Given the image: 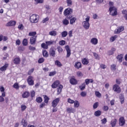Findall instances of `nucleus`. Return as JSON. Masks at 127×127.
<instances>
[{
    "instance_id": "4be33fe9",
    "label": "nucleus",
    "mask_w": 127,
    "mask_h": 127,
    "mask_svg": "<svg viewBox=\"0 0 127 127\" xmlns=\"http://www.w3.org/2000/svg\"><path fill=\"white\" fill-rule=\"evenodd\" d=\"M119 99L121 102V104H124L125 102V96H124V95L122 94H121V95L119 96Z\"/></svg>"
},
{
    "instance_id": "c9c22d12",
    "label": "nucleus",
    "mask_w": 127,
    "mask_h": 127,
    "mask_svg": "<svg viewBox=\"0 0 127 127\" xmlns=\"http://www.w3.org/2000/svg\"><path fill=\"white\" fill-rule=\"evenodd\" d=\"M22 44L23 46H26L27 44H28V42L27 41V39H24L22 41Z\"/></svg>"
},
{
    "instance_id": "09e8293b",
    "label": "nucleus",
    "mask_w": 127,
    "mask_h": 127,
    "mask_svg": "<svg viewBox=\"0 0 127 127\" xmlns=\"http://www.w3.org/2000/svg\"><path fill=\"white\" fill-rule=\"evenodd\" d=\"M80 95L81 96V97H86L87 96V92L85 91H82L80 93Z\"/></svg>"
},
{
    "instance_id": "338daca9",
    "label": "nucleus",
    "mask_w": 127,
    "mask_h": 127,
    "mask_svg": "<svg viewBox=\"0 0 127 127\" xmlns=\"http://www.w3.org/2000/svg\"><path fill=\"white\" fill-rule=\"evenodd\" d=\"M102 122V124H103L104 125H105V124H106V123H107V119L104 118L103 119H102L101 120Z\"/></svg>"
},
{
    "instance_id": "6e6552de",
    "label": "nucleus",
    "mask_w": 127,
    "mask_h": 127,
    "mask_svg": "<svg viewBox=\"0 0 127 127\" xmlns=\"http://www.w3.org/2000/svg\"><path fill=\"white\" fill-rule=\"evenodd\" d=\"M73 77H71L69 80V83L71 85H77L78 84V81L76 80V78H75L74 76Z\"/></svg>"
},
{
    "instance_id": "3c124183",
    "label": "nucleus",
    "mask_w": 127,
    "mask_h": 127,
    "mask_svg": "<svg viewBox=\"0 0 127 127\" xmlns=\"http://www.w3.org/2000/svg\"><path fill=\"white\" fill-rule=\"evenodd\" d=\"M48 20H49V18L48 17H47L46 18L43 19V20H42V23H45V22H47Z\"/></svg>"
},
{
    "instance_id": "bf43d9fd",
    "label": "nucleus",
    "mask_w": 127,
    "mask_h": 127,
    "mask_svg": "<svg viewBox=\"0 0 127 127\" xmlns=\"http://www.w3.org/2000/svg\"><path fill=\"white\" fill-rule=\"evenodd\" d=\"M62 37H66L68 35V33L67 32H62Z\"/></svg>"
},
{
    "instance_id": "473e14b6",
    "label": "nucleus",
    "mask_w": 127,
    "mask_h": 127,
    "mask_svg": "<svg viewBox=\"0 0 127 127\" xmlns=\"http://www.w3.org/2000/svg\"><path fill=\"white\" fill-rule=\"evenodd\" d=\"M117 38H118V36L117 35H115L114 36L111 37L110 39V42H114V41H115V40H116Z\"/></svg>"
},
{
    "instance_id": "f257e3e1",
    "label": "nucleus",
    "mask_w": 127,
    "mask_h": 127,
    "mask_svg": "<svg viewBox=\"0 0 127 127\" xmlns=\"http://www.w3.org/2000/svg\"><path fill=\"white\" fill-rule=\"evenodd\" d=\"M109 4L110 5L109 13L112 16H117L118 15V8L114 6V2L109 1Z\"/></svg>"
},
{
    "instance_id": "f3484780",
    "label": "nucleus",
    "mask_w": 127,
    "mask_h": 127,
    "mask_svg": "<svg viewBox=\"0 0 127 127\" xmlns=\"http://www.w3.org/2000/svg\"><path fill=\"white\" fill-rule=\"evenodd\" d=\"M91 43L94 45H96V44H98V39L96 38H93L91 40Z\"/></svg>"
},
{
    "instance_id": "c85d7f7f",
    "label": "nucleus",
    "mask_w": 127,
    "mask_h": 127,
    "mask_svg": "<svg viewBox=\"0 0 127 127\" xmlns=\"http://www.w3.org/2000/svg\"><path fill=\"white\" fill-rule=\"evenodd\" d=\"M62 89H63V85H60L59 87L58 88V95H60V93L62 92Z\"/></svg>"
},
{
    "instance_id": "13d9d810",
    "label": "nucleus",
    "mask_w": 127,
    "mask_h": 127,
    "mask_svg": "<svg viewBox=\"0 0 127 127\" xmlns=\"http://www.w3.org/2000/svg\"><path fill=\"white\" fill-rule=\"evenodd\" d=\"M33 71H34V68H32L30 69L28 72V75H31V74L33 73Z\"/></svg>"
},
{
    "instance_id": "7ed1b4c3",
    "label": "nucleus",
    "mask_w": 127,
    "mask_h": 127,
    "mask_svg": "<svg viewBox=\"0 0 127 127\" xmlns=\"http://www.w3.org/2000/svg\"><path fill=\"white\" fill-rule=\"evenodd\" d=\"M29 20L31 23H37L39 20V15L33 14L30 17Z\"/></svg>"
},
{
    "instance_id": "69168bd1",
    "label": "nucleus",
    "mask_w": 127,
    "mask_h": 127,
    "mask_svg": "<svg viewBox=\"0 0 127 127\" xmlns=\"http://www.w3.org/2000/svg\"><path fill=\"white\" fill-rule=\"evenodd\" d=\"M93 55L94 57H95V59H99V55H98V54L94 53Z\"/></svg>"
},
{
    "instance_id": "b1692460",
    "label": "nucleus",
    "mask_w": 127,
    "mask_h": 127,
    "mask_svg": "<svg viewBox=\"0 0 127 127\" xmlns=\"http://www.w3.org/2000/svg\"><path fill=\"white\" fill-rule=\"evenodd\" d=\"M102 115V112L100 110H97L94 112V116L95 117H100Z\"/></svg>"
},
{
    "instance_id": "0e129e2a",
    "label": "nucleus",
    "mask_w": 127,
    "mask_h": 127,
    "mask_svg": "<svg viewBox=\"0 0 127 127\" xmlns=\"http://www.w3.org/2000/svg\"><path fill=\"white\" fill-rule=\"evenodd\" d=\"M103 110L105 112H107V111L109 110V107L107 106H105L103 107Z\"/></svg>"
},
{
    "instance_id": "dca6fc26",
    "label": "nucleus",
    "mask_w": 127,
    "mask_h": 127,
    "mask_svg": "<svg viewBox=\"0 0 127 127\" xmlns=\"http://www.w3.org/2000/svg\"><path fill=\"white\" fill-rule=\"evenodd\" d=\"M36 37L35 36H33L31 37L30 40V42L31 44L33 45L35 44V42L36 41Z\"/></svg>"
},
{
    "instance_id": "e433bc0d",
    "label": "nucleus",
    "mask_w": 127,
    "mask_h": 127,
    "mask_svg": "<svg viewBox=\"0 0 127 127\" xmlns=\"http://www.w3.org/2000/svg\"><path fill=\"white\" fill-rule=\"evenodd\" d=\"M66 111H67V113H74V112H75L74 109L72 108H67Z\"/></svg>"
},
{
    "instance_id": "a18cd8bd",
    "label": "nucleus",
    "mask_w": 127,
    "mask_h": 127,
    "mask_svg": "<svg viewBox=\"0 0 127 127\" xmlns=\"http://www.w3.org/2000/svg\"><path fill=\"white\" fill-rule=\"evenodd\" d=\"M44 59L43 58H40L38 61L39 64H41V63H43L44 62Z\"/></svg>"
},
{
    "instance_id": "c03bdc74",
    "label": "nucleus",
    "mask_w": 127,
    "mask_h": 127,
    "mask_svg": "<svg viewBox=\"0 0 127 127\" xmlns=\"http://www.w3.org/2000/svg\"><path fill=\"white\" fill-rule=\"evenodd\" d=\"M54 41H47L46 42V44L48 46L52 45V44H53Z\"/></svg>"
},
{
    "instance_id": "4d7b16f0",
    "label": "nucleus",
    "mask_w": 127,
    "mask_h": 127,
    "mask_svg": "<svg viewBox=\"0 0 127 127\" xmlns=\"http://www.w3.org/2000/svg\"><path fill=\"white\" fill-rule=\"evenodd\" d=\"M58 51L59 53H61V52H62L63 51V49L61 47H57Z\"/></svg>"
},
{
    "instance_id": "aec40b11",
    "label": "nucleus",
    "mask_w": 127,
    "mask_h": 127,
    "mask_svg": "<svg viewBox=\"0 0 127 127\" xmlns=\"http://www.w3.org/2000/svg\"><path fill=\"white\" fill-rule=\"evenodd\" d=\"M30 95V93L27 91H25L24 92V93L22 95V98H28L29 96Z\"/></svg>"
},
{
    "instance_id": "5fc2aeb1",
    "label": "nucleus",
    "mask_w": 127,
    "mask_h": 127,
    "mask_svg": "<svg viewBox=\"0 0 127 127\" xmlns=\"http://www.w3.org/2000/svg\"><path fill=\"white\" fill-rule=\"evenodd\" d=\"M29 49L31 51H34V50H35L36 49V48H35V47H32L31 46H30L29 47Z\"/></svg>"
},
{
    "instance_id": "2f4dec72",
    "label": "nucleus",
    "mask_w": 127,
    "mask_h": 127,
    "mask_svg": "<svg viewBox=\"0 0 127 127\" xmlns=\"http://www.w3.org/2000/svg\"><path fill=\"white\" fill-rule=\"evenodd\" d=\"M63 23L64 25H68V24H69V20H68L66 18L64 19L63 21Z\"/></svg>"
},
{
    "instance_id": "20e7f679",
    "label": "nucleus",
    "mask_w": 127,
    "mask_h": 127,
    "mask_svg": "<svg viewBox=\"0 0 127 127\" xmlns=\"http://www.w3.org/2000/svg\"><path fill=\"white\" fill-rule=\"evenodd\" d=\"M90 16H87L85 18V21H83L82 23L83 26L84 27L85 29H89V27H90Z\"/></svg>"
},
{
    "instance_id": "412c9836",
    "label": "nucleus",
    "mask_w": 127,
    "mask_h": 127,
    "mask_svg": "<svg viewBox=\"0 0 127 127\" xmlns=\"http://www.w3.org/2000/svg\"><path fill=\"white\" fill-rule=\"evenodd\" d=\"M117 122H118V120H117V119H114L113 120L111 121L110 123L111 127H116V125H117Z\"/></svg>"
},
{
    "instance_id": "5701e85b",
    "label": "nucleus",
    "mask_w": 127,
    "mask_h": 127,
    "mask_svg": "<svg viewBox=\"0 0 127 127\" xmlns=\"http://www.w3.org/2000/svg\"><path fill=\"white\" fill-rule=\"evenodd\" d=\"M76 20H77V18L73 17H71L70 19V24H74V23H75V22H76Z\"/></svg>"
},
{
    "instance_id": "39448f33",
    "label": "nucleus",
    "mask_w": 127,
    "mask_h": 127,
    "mask_svg": "<svg viewBox=\"0 0 127 127\" xmlns=\"http://www.w3.org/2000/svg\"><path fill=\"white\" fill-rule=\"evenodd\" d=\"M33 76H29L27 79L28 84L29 86H33L34 85V80H33Z\"/></svg>"
},
{
    "instance_id": "9b49d317",
    "label": "nucleus",
    "mask_w": 127,
    "mask_h": 127,
    "mask_svg": "<svg viewBox=\"0 0 127 127\" xmlns=\"http://www.w3.org/2000/svg\"><path fill=\"white\" fill-rule=\"evenodd\" d=\"M65 49L67 52L66 58H69V57H70V55H71V50H70V48L69 47V46L68 45L66 46Z\"/></svg>"
},
{
    "instance_id": "8fccbe9b",
    "label": "nucleus",
    "mask_w": 127,
    "mask_h": 127,
    "mask_svg": "<svg viewBox=\"0 0 127 127\" xmlns=\"http://www.w3.org/2000/svg\"><path fill=\"white\" fill-rule=\"evenodd\" d=\"M99 107V102L95 103L93 104V109H97Z\"/></svg>"
},
{
    "instance_id": "052dcab7",
    "label": "nucleus",
    "mask_w": 127,
    "mask_h": 127,
    "mask_svg": "<svg viewBox=\"0 0 127 127\" xmlns=\"http://www.w3.org/2000/svg\"><path fill=\"white\" fill-rule=\"evenodd\" d=\"M65 43H66V41L64 40H62L60 42V45H62V46L65 45Z\"/></svg>"
},
{
    "instance_id": "4c0bfd02",
    "label": "nucleus",
    "mask_w": 127,
    "mask_h": 127,
    "mask_svg": "<svg viewBox=\"0 0 127 127\" xmlns=\"http://www.w3.org/2000/svg\"><path fill=\"white\" fill-rule=\"evenodd\" d=\"M76 75L77 77H83V76L84 75L83 74V72L80 71H77Z\"/></svg>"
},
{
    "instance_id": "680f3d73",
    "label": "nucleus",
    "mask_w": 127,
    "mask_h": 127,
    "mask_svg": "<svg viewBox=\"0 0 127 127\" xmlns=\"http://www.w3.org/2000/svg\"><path fill=\"white\" fill-rule=\"evenodd\" d=\"M55 74H56V71H52L50 72L49 76H54V75H55Z\"/></svg>"
},
{
    "instance_id": "393cba45",
    "label": "nucleus",
    "mask_w": 127,
    "mask_h": 127,
    "mask_svg": "<svg viewBox=\"0 0 127 127\" xmlns=\"http://www.w3.org/2000/svg\"><path fill=\"white\" fill-rule=\"evenodd\" d=\"M21 125L23 126V127H27L28 123L27 122L25 121V120L22 119L21 122Z\"/></svg>"
},
{
    "instance_id": "de8ad7c7",
    "label": "nucleus",
    "mask_w": 127,
    "mask_h": 127,
    "mask_svg": "<svg viewBox=\"0 0 127 127\" xmlns=\"http://www.w3.org/2000/svg\"><path fill=\"white\" fill-rule=\"evenodd\" d=\"M18 29L20 30H22L24 28V26L22 24H19L18 27Z\"/></svg>"
},
{
    "instance_id": "1a4fd4ad",
    "label": "nucleus",
    "mask_w": 127,
    "mask_h": 127,
    "mask_svg": "<svg viewBox=\"0 0 127 127\" xmlns=\"http://www.w3.org/2000/svg\"><path fill=\"white\" fill-rule=\"evenodd\" d=\"M60 101V99L59 98H56V99H55L52 103V107H53V108H56Z\"/></svg>"
},
{
    "instance_id": "6e6d98bb",
    "label": "nucleus",
    "mask_w": 127,
    "mask_h": 127,
    "mask_svg": "<svg viewBox=\"0 0 127 127\" xmlns=\"http://www.w3.org/2000/svg\"><path fill=\"white\" fill-rule=\"evenodd\" d=\"M95 95L96 96V97H98V98H101V93L99 92V91L95 92Z\"/></svg>"
},
{
    "instance_id": "ea45409f",
    "label": "nucleus",
    "mask_w": 127,
    "mask_h": 127,
    "mask_svg": "<svg viewBox=\"0 0 127 127\" xmlns=\"http://www.w3.org/2000/svg\"><path fill=\"white\" fill-rule=\"evenodd\" d=\"M85 88H86V84H85V83H83L82 84V86H79V88L81 91H84Z\"/></svg>"
},
{
    "instance_id": "72a5a7b5",
    "label": "nucleus",
    "mask_w": 127,
    "mask_h": 127,
    "mask_svg": "<svg viewBox=\"0 0 127 127\" xmlns=\"http://www.w3.org/2000/svg\"><path fill=\"white\" fill-rule=\"evenodd\" d=\"M44 102L46 104H48V101H49V97H48V96H47V95H44Z\"/></svg>"
},
{
    "instance_id": "f03ea898",
    "label": "nucleus",
    "mask_w": 127,
    "mask_h": 127,
    "mask_svg": "<svg viewBox=\"0 0 127 127\" xmlns=\"http://www.w3.org/2000/svg\"><path fill=\"white\" fill-rule=\"evenodd\" d=\"M73 12V9L72 8L68 7L66 8L64 11V16H66V18L67 19H70V18H72V15H70V14H72V13Z\"/></svg>"
},
{
    "instance_id": "f704fd0d",
    "label": "nucleus",
    "mask_w": 127,
    "mask_h": 127,
    "mask_svg": "<svg viewBox=\"0 0 127 127\" xmlns=\"http://www.w3.org/2000/svg\"><path fill=\"white\" fill-rule=\"evenodd\" d=\"M66 3L67 4V6H71L73 4V2L72 0H66Z\"/></svg>"
},
{
    "instance_id": "f8f14e48",
    "label": "nucleus",
    "mask_w": 127,
    "mask_h": 127,
    "mask_svg": "<svg viewBox=\"0 0 127 127\" xmlns=\"http://www.w3.org/2000/svg\"><path fill=\"white\" fill-rule=\"evenodd\" d=\"M59 85H60V81H59V80H57L53 83V85H52V88H53V89H55V88L59 87Z\"/></svg>"
},
{
    "instance_id": "6ab92c4d",
    "label": "nucleus",
    "mask_w": 127,
    "mask_h": 127,
    "mask_svg": "<svg viewBox=\"0 0 127 127\" xmlns=\"http://www.w3.org/2000/svg\"><path fill=\"white\" fill-rule=\"evenodd\" d=\"M8 67V64H5L3 66L0 68V70L2 72H3V71H5V70H6V68H7Z\"/></svg>"
},
{
    "instance_id": "7c9ffc66",
    "label": "nucleus",
    "mask_w": 127,
    "mask_h": 127,
    "mask_svg": "<svg viewBox=\"0 0 127 127\" xmlns=\"http://www.w3.org/2000/svg\"><path fill=\"white\" fill-rule=\"evenodd\" d=\"M73 104L74 108H79V107H80V103L77 100L74 101Z\"/></svg>"
},
{
    "instance_id": "9d476101",
    "label": "nucleus",
    "mask_w": 127,
    "mask_h": 127,
    "mask_svg": "<svg viewBox=\"0 0 127 127\" xmlns=\"http://www.w3.org/2000/svg\"><path fill=\"white\" fill-rule=\"evenodd\" d=\"M125 124H126V120H125V118L123 117H121L119 119V126L123 127V126L125 125Z\"/></svg>"
},
{
    "instance_id": "a211bd4d",
    "label": "nucleus",
    "mask_w": 127,
    "mask_h": 127,
    "mask_svg": "<svg viewBox=\"0 0 127 127\" xmlns=\"http://www.w3.org/2000/svg\"><path fill=\"white\" fill-rule=\"evenodd\" d=\"M13 63L15 64V65H18L20 63V59L19 58H15L13 60Z\"/></svg>"
},
{
    "instance_id": "2eb2a0df",
    "label": "nucleus",
    "mask_w": 127,
    "mask_h": 127,
    "mask_svg": "<svg viewBox=\"0 0 127 127\" xmlns=\"http://www.w3.org/2000/svg\"><path fill=\"white\" fill-rule=\"evenodd\" d=\"M117 59L118 60L119 62L120 63L123 62V59H124V55L123 54H121L118 55L117 57Z\"/></svg>"
},
{
    "instance_id": "423d86ee",
    "label": "nucleus",
    "mask_w": 127,
    "mask_h": 127,
    "mask_svg": "<svg viewBox=\"0 0 127 127\" xmlns=\"http://www.w3.org/2000/svg\"><path fill=\"white\" fill-rule=\"evenodd\" d=\"M56 50L54 48L52 47L50 49L49 51V55L51 57H55V56L56 55Z\"/></svg>"
},
{
    "instance_id": "864d4df0",
    "label": "nucleus",
    "mask_w": 127,
    "mask_h": 127,
    "mask_svg": "<svg viewBox=\"0 0 127 127\" xmlns=\"http://www.w3.org/2000/svg\"><path fill=\"white\" fill-rule=\"evenodd\" d=\"M25 49L24 47L20 46L18 48V50H19V51H24Z\"/></svg>"
},
{
    "instance_id": "58836bf2",
    "label": "nucleus",
    "mask_w": 127,
    "mask_h": 127,
    "mask_svg": "<svg viewBox=\"0 0 127 127\" xmlns=\"http://www.w3.org/2000/svg\"><path fill=\"white\" fill-rule=\"evenodd\" d=\"M41 47L44 49H48V46L47 44H45V43H42L41 44Z\"/></svg>"
},
{
    "instance_id": "e2e57ef3",
    "label": "nucleus",
    "mask_w": 127,
    "mask_h": 127,
    "mask_svg": "<svg viewBox=\"0 0 127 127\" xmlns=\"http://www.w3.org/2000/svg\"><path fill=\"white\" fill-rule=\"evenodd\" d=\"M21 108L22 111H25L26 109V106L22 105L21 106Z\"/></svg>"
},
{
    "instance_id": "a19ab883",
    "label": "nucleus",
    "mask_w": 127,
    "mask_h": 127,
    "mask_svg": "<svg viewBox=\"0 0 127 127\" xmlns=\"http://www.w3.org/2000/svg\"><path fill=\"white\" fill-rule=\"evenodd\" d=\"M13 88L16 89L17 90L19 89V85H18V83H15L13 85Z\"/></svg>"
},
{
    "instance_id": "c756f323",
    "label": "nucleus",
    "mask_w": 127,
    "mask_h": 127,
    "mask_svg": "<svg viewBox=\"0 0 127 127\" xmlns=\"http://www.w3.org/2000/svg\"><path fill=\"white\" fill-rule=\"evenodd\" d=\"M55 65L58 66V67H62V64L58 60H56L55 62Z\"/></svg>"
},
{
    "instance_id": "cd10ccee",
    "label": "nucleus",
    "mask_w": 127,
    "mask_h": 127,
    "mask_svg": "<svg viewBox=\"0 0 127 127\" xmlns=\"http://www.w3.org/2000/svg\"><path fill=\"white\" fill-rule=\"evenodd\" d=\"M125 30V27L124 26H120L117 29V32H122Z\"/></svg>"
},
{
    "instance_id": "37998d69",
    "label": "nucleus",
    "mask_w": 127,
    "mask_h": 127,
    "mask_svg": "<svg viewBox=\"0 0 127 127\" xmlns=\"http://www.w3.org/2000/svg\"><path fill=\"white\" fill-rule=\"evenodd\" d=\"M36 101L39 103H41L42 102V98L40 97H39L36 98Z\"/></svg>"
},
{
    "instance_id": "0eeeda50",
    "label": "nucleus",
    "mask_w": 127,
    "mask_h": 127,
    "mask_svg": "<svg viewBox=\"0 0 127 127\" xmlns=\"http://www.w3.org/2000/svg\"><path fill=\"white\" fill-rule=\"evenodd\" d=\"M113 90L114 92H117V93H120L121 91V87L118 84H115L113 86Z\"/></svg>"
},
{
    "instance_id": "bb28decb",
    "label": "nucleus",
    "mask_w": 127,
    "mask_h": 127,
    "mask_svg": "<svg viewBox=\"0 0 127 127\" xmlns=\"http://www.w3.org/2000/svg\"><path fill=\"white\" fill-rule=\"evenodd\" d=\"M82 63L83 65H88L89 64V61L86 60V58H84L82 60Z\"/></svg>"
},
{
    "instance_id": "a878e982",
    "label": "nucleus",
    "mask_w": 127,
    "mask_h": 127,
    "mask_svg": "<svg viewBox=\"0 0 127 127\" xmlns=\"http://www.w3.org/2000/svg\"><path fill=\"white\" fill-rule=\"evenodd\" d=\"M43 56H44V57L47 58V57H48V56H49V54H48V52H47L46 50H43Z\"/></svg>"
},
{
    "instance_id": "49530a36",
    "label": "nucleus",
    "mask_w": 127,
    "mask_h": 127,
    "mask_svg": "<svg viewBox=\"0 0 127 127\" xmlns=\"http://www.w3.org/2000/svg\"><path fill=\"white\" fill-rule=\"evenodd\" d=\"M63 9H64V8L63 7V6H60L59 8V11L60 14H62V12H63Z\"/></svg>"
},
{
    "instance_id": "774afa93",
    "label": "nucleus",
    "mask_w": 127,
    "mask_h": 127,
    "mask_svg": "<svg viewBox=\"0 0 127 127\" xmlns=\"http://www.w3.org/2000/svg\"><path fill=\"white\" fill-rule=\"evenodd\" d=\"M122 14H124L125 15H127V10H123L122 11Z\"/></svg>"
},
{
    "instance_id": "603ef678",
    "label": "nucleus",
    "mask_w": 127,
    "mask_h": 127,
    "mask_svg": "<svg viewBox=\"0 0 127 127\" xmlns=\"http://www.w3.org/2000/svg\"><path fill=\"white\" fill-rule=\"evenodd\" d=\"M67 102H68V103H69V104H74L75 101H74L70 98H68V99H67Z\"/></svg>"
},
{
    "instance_id": "79ce46f5",
    "label": "nucleus",
    "mask_w": 127,
    "mask_h": 127,
    "mask_svg": "<svg viewBox=\"0 0 127 127\" xmlns=\"http://www.w3.org/2000/svg\"><path fill=\"white\" fill-rule=\"evenodd\" d=\"M36 4H38V3H43L44 2V0H34Z\"/></svg>"
},
{
    "instance_id": "ddd939ff",
    "label": "nucleus",
    "mask_w": 127,
    "mask_h": 127,
    "mask_svg": "<svg viewBox=\"0 0 127 127\" xmlns=\"http://www.w3.org/2000/svg\"><path fill=\"white\" fill-rule=\"evenodd\" d=\"M16 24V21L14 20H11L6 24V26H14Z\"/></svg>"
},
{
    "instance_id": "4468645a",
    "label": "nucleus",
    "mask_w": 127,
    "mask_h": 127,
    "mask_svg": "<svg viewBox=\"0 0 127 127\" xmlns=\"http://www.w3.org/2000/svg\"><path fill=\"white\" fill-rule=\"evenodd\" d=\"M74 67L76 69H80V68H82V64L79 62H76L74 64Z\"/></svg>"
}]
</instances>
